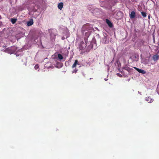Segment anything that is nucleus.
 I'll return each mask as SVG.
<instances>
[{
    "instance_id": "nucleus-1",
    "label": "nucleus",
    "mask_w": 159,
    "mask_h": 159,
    "mask_svg": "<svg viewBox=\"0 0 159 159\" xmlns=\"http://www.w3.org/2000/svg\"><path fill=\"white\" fill-rule=\"evenodd\" d=\"M85 43L83 41L81 42L80 44L79 48L81 50H84L86 46V44L87 43V41H86L85 40Z\"/></svg>"
},
{
    "instance_id": "nucleus-2",
    "label": "nucleus",
    "mask_w": 159,
    "mask_h": 159,
    "mask_svg": "<svg viewBox=\"0 0 159 159\" xmlns=\"http://www.w3.org/2000/svg\"><path fill=\"white\" fill-rule=\"evenodd\" d=\"M136 16V13L134 11H132L129 15V17L130 19L134 18Z\"/></svg>"
},
{
    "instance_id": "nucleus-3",
    "label": "nucleus",
    "mask_w": 159,
    "mask_h": 159,
    "mask_svg": "<svg viewBox=\"0 0 159 159\" xmlns=\"http://www.w3.org/2000/svg\"><path fill=\"white\" fill-rule=\"evenodd\" d=\"M134 68L136 69V70L139 73H142L143 74H145L146 73V72L144 70L142 69H140L139 68H137L136 67H134Z\"/></svg>"
},
{
    "instance_id": "nucleus-4",
    "label": "nucleus",
    "mask_w": 159,
    "mask_h": 159,
    "mask_svg": "<svg viewBox=\"0 0 159 159\" xmlns=\"http://www.w3.org/2000/svg\"><path fill=\"white\" fill-rule=\"evenodd\" d=\"M106 22L109 27L111 28L113 27V24L109 20L107 19H106Z\"/></svg>"
},
{
    "instance_id": "nucleus-5",
    "label": "nucleus",
    "mask_w": 159,
    "mask_h": 159,
    "mask_svg": "<svg viewBox=\"0 0 159 159\" xmlns=\"http://www.w3.org/2000/svg\"><path fill=\"white\" fill-rule=\"evenodd\" d=\"M93 47V45L90 44L86 49L85 51L84 52H89L90 51L91 49Z\"/></svg>"
},
{
    "instance_id": "nucleus-6",
    "label": "nucleus",
    "mask_w": 159,
    "mask_h": 159,
    "mask_svg": "<svg viewBox=\"0 0 159 159\" xmlns=\"http://www.w3.org/2000/svg\"><path fill=\"white\" fill-rule=\"evenodd\" d=\"M145 100L148 102V103H152V102L153 101V100L152 98H150L149 97H146V98H145Z\"/></svg>"
},
{
    "instance_id": "nucleus-7",
    "label": "nucleus",
    "mask_w": 159,
    "mask_h": 159,
    "mask_svg": "<svg viewBox=\"0 0 159 159\" xmlns=\"http://www.w3.org/2000/svg\"><path fill=\"white\" fill-rule=\"evenodd\" d=\"M63 2H60L57 6L58 8L60 10H61L63 7Z\"/></svg>"
},
{
    "instance_id": "nucleus-8",
    "label": "nucleus",
    "mask_w": 159,
    "mask_h": 159,
    "mask_svg": "<svg viewBox=\"0 0 159 159\" xmlns=\"http://www.w3.org/2000/svg\"><path fill=\"white\" fill-rule=\"evenodd\" d=\"M159 56L157 54L155 55L152 57V59L155 61L158 60L159 59Z\"/></svg>"
},
{
    "instance_id": "nucleus-9",
    "label": "nucleus",
    "mask_w": 159,
    "mask_h": 159,
    "mask_svg": "<svg viewBox=\"0 0 159 159\" xmlns=\"http://www.w3.org/2000/svg\"><path fill=\"white\" fill-rule=\"evenodd\" d=\"M116 15L117 16H119V17H116L117 19H121L122 18V13L121 12H118L116 14Z\"/></svg>"
},
{
    "instance_id": "nucleus-10",
    "label": "nucleus",
    "mask_w": 159,
    "mask_h": 159,
    "mask_svg": "<svg viewBox=\"0 0 159 159\" xmlns=\"http://www.w3.org/2000/svg\"><path fill=\"white\" fill-rule=\"evenodd\" d=\"M90 34V32H89V31H88L85 33V35L87 37V38H84L85 40L86 41H87V38H88V37H89V36Z\"/></svg>"
},
{
    "instance_id": "nucleus-11",
    "label": "nucleus",
    "mask_w": 159,
    "mask_h": 159,
    "mask_svg": "<svg viewBox=\"0 0 159 159\" xmlns=\"http://www.w3.org/2000/svg\"><path fill=\"white\" fill-rule=\"evenodd\" d=\"M33 24V20H31L30 21H28L27 24V25L30 26L32 25Z\"/></svg>"
},
{
    "instance_id": "nucleus-12",
    "label": "nucleus",
    "mask_w": 159,
    "mask_h": 159,
    "mask_svg": "<svg viewBox=\"0 0 159 159\" xmlns=\"http://www.w3.org/2000/svg\"><path fill=\"white\" fill-rule=\"evenodd\" d=\"M77 65H80L79 63L78 62V61L77 60H75V62L74 64L72 65V68L75 67Z\"/></svg>"
},
{
    "instance_id": "nucleus-13",
    "label": "nucleus",
    "mask_w": 159,
    "mask_h": 159,
    "mask_svg": "<svg viewBox=\"0 0 159 159\" xmlns=\"http://www.w3.org/2000/svg\"><path fill=\"white\" fill-rule=\"evenodd\" d=\"M89 24L87 23L86 24L84 25L82 28V30H84L85 29H86L88 30V27L89 26Z\"/></svg>"
},
{
    "instance_id": "nucleus-14",
    "label": "nucleus",
    "mask_w": 159,
    "mask_h": 159,
    "mask_svg": "<svg viewBox=\"0 0 159 159\" xmlns=\"http://www.w3.org/2000/svg\"><path fill=\"white\" fill-rule=\"evenodd\" d=\"M17 19L16 18H11V23L14 24H15L16 21Z\"/></svg>"
},
{
    "instance_id": "nucleus-15",
    "label": "nucleus",
    "mask_w": 159,
    "mask_h": 159,
    "mask_svg": "<svg viewBox=\"0 0 159 159\" xmlns=\"http://www.w3.org/2000/svg\"><path fill=\"white\" fill-rule=\"evenodd\" d=\"M58 57L59 59L61 60L63 59V57L60 54H58Z\"/></svg>"
},
{
    "instance_id": "nucleus-16",
    "label": "nucleus",
    "mask_w": 159,
    "mask_h": 159,
    "mask_svg": "<svg viewBox=\"0 0 159 159\" xmlns=\"http://www.w3.org/2000/svg\"><path fill=\"white\" fill-rule=\"evenodd\" d=\"M141 14L142 15V16H143L144 17H145L147 16L146 15V13L145 12H143L141 11Z\"/></svg>"
},
{
    "instance_id": "nucleus-17",
    "label": "nucleus",
    "mask_w": 159,
    "mask_h": 159,
    "mask_svg": "<svg viewBox=\"0 0 159 159\" xmlns=\"http://www.w3.org/2000/svg\"><path fill=\"white\" fill-rule=\"evenodd\" d=\"M123 69L128 71H129L130 70V69L128 66H126L124 67Z\"/></svg>"
},
{
    "instance_id": "nucleus-18",
    "label": "nucleus",
    "mask_w": 159,
    "mask_h": 159,
    "mask_svg": "<svg viewBox=\"0 0 159 159\" xmlns=\"http://www.w3.org/2000/svg\"><path fill=\"white\" fill-rule=\"evenodd\" d=\"M39 68V66L38 64L34 66V69L36 70H37Z\"/></svg>"
},
{
    "instance_id": "nucleus-19",
    "label": "nucleus",
    "mask_w": 159,
    "mask_h": 159,
    "mask_svg": "<svg viewBox=\"0 0 159 159\" xmlns=\"http://www.w3.org/2000/svg\"><path fill=\"white\" fill-rule=\"evenodd\" d=\"M117 75L120 77H121L122 76L119 73H118Z\"/></svg>"
},
{
    "instance_id": "nucleus-20",
    "label": "nucleus",
    "mask_w": 159,
    "mask_h": 159,
    "mask_svg": "<svg viewBox=\"0 0 159 159\" xmlns=\"http://www.w3.org/2000/svg\"><path fill=\"white\" fill-rule=\"evenodd\" d=\"M134 32L135 33V34L136 33H137V31L135 29L134 30Z\"/></svg>"
},
{
    "instance_id": "nucleus-21",
    "label": "nucleus",
    "mask_w": 159,
    "mask_h": 159,
    "mask_svg": "<svg viewBox=\"0 0 159 159\" xmlns=\"http://www.w3.org/2000/svg\"><path fill=\"white\" fill-rule=\"evenodd\" d=\"M153 42H155V38L154 35L153 36Z\"/></svg>"
},
{
    "instance_id": "nucleus-22",
    "label": "nucleus",
    "mask_w": 159,
    "mask_h": 159,
    "mask_svg": "<svg viewBox=\"0 0 159 159\" xmlns=\"http://www.w3.org/2000/svg\"><path fill=\"white\" fill-rule=\"evenodd\" d=\"M150 16H148V18L149 19V18H150Z\"/></svg>"
},
{
    "instance_id": "nucleus-23",
    "label": "nucleus",
    "mask_w": 159,
    "mask_h": 159,
    "mask_svg": "<svg viewBox=\"0 0 159 159\" xmlns=\"http://www.w3.org/2000/svg\"><path fill=\"white\" fill-rule=\"evenodd\" d=\"M77 71V70H75V73H76V72Z\"/></svg>"
},
{
    "instance_id": "nucleus-24",
    "label": "nucleus",
    "mask_w": 159,
    "mask_h": 159,
    "mask_svg": "<svg viewBox=\"0 0 159 159\" xmlns=\"http://www.w3.org/2000/svg\"><path fill=\"white\" fill-rule=\"evenodd\" d=\"M59 64H60V65L61 66V63H59Z\"/></svg>"
},
{
    "instance_id": "nucleus-25",
    "label": "nucleus",
    "mask_w": 159,
    "mask_h": 159,
    "mask_svg": "<svg viewBox=\"0 0 159 159\" xmlns=\"http://www.w3.org/2000/svg\"><path fill=\"white\" fill-rule=\"evenodd\" d=\"M68 49H70V47H69V48H68Z\"/></svg>"
}]
</instances>
